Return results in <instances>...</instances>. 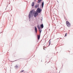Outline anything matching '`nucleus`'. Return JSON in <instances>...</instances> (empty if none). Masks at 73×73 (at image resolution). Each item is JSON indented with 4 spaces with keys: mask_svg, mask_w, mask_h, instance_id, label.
Returning <instances> with one entry per match:
<instances>
[{
    "mask_svg": "<svg viewBox=\"0 0 73 73\" xmlns=\"http://www.w3.org/2000/svg\"><path fill=\"white\" fill-rule=\"evenodd\" d=\"M66 23L67 27H69L70 26V23L68 21H66Z\"/></svg>",
    "mask_w": 73,
    "mask_h": 73,
    "instance_id": "obj_1",
    "label": "nucleus"
},
{
    "mask_svg": "<svg viewBox=\"0 0 73 73\" xmlns=\"http://www.w3.org/2000/svg\"><path fill=\"white\" fill-rule=\"evenodd\" d=\"M41 11V9L39 8H38L36 10V12H38V13H40Z\"/></svg>",
    "mask_w": 73,
    "mask_h": 73,
    "instance_id": "obj_2",
    "label": "nucleus"
},
{
    "mask_svg": "<svg viewBox=\"0 0 73 73\" xmlns=\"http://www.w3.org/2000/svg\"><path fill=\"white\" fill-rule=\"evenodd\" d=\"M34 15L36 17V16L38 15V13L37 12H34Z\"/></svg>",
    "mask_w": 73,
    "mask_h": 73,
    "instance_id": "obj_3",
    "label": "nucleus"
},
{
    "mask_svg": "<svg viewBox=\"0 0 73 73\" xmlns=\"http://www.w3.org/2000/svg\"><path fill=\"white\" fill-rule=\"evenodd\" d=\"M31 11L29 14V19H30V18H31Z\"/></svg>",
    "mask_w": 73,
    "mask_h": 73,
    "instance_id": "obj_4",
    "label": "nucleus"
},
{
    "mask_svg": "<svg viewBox=\"0 0 73 73\" xmlns=\"http://www.w3.org/2000/svg\"><path fill=\"white\" fill-rule=\"evenodd\" d=\"M38 7H39V5L38 4V5H36L35 6V8H38Z\"/></svg>",
    "mask_w": 73,
    "mask_h": 73,
    "instance_id": "obj_5",
    "label": "nucleus"
},
{
    "mask_svg": "<svg viewBox=\"0 0 73 73\" xmlns=\"http://www.w3.org/2000/svg\"><path fill=\"white\" fill-rule=\"evenodd\" d=\"M40 27H41L42 29L44 28V25H43V24H42L40 25Z\"/></svg>",
    "mask_w": 73,
    "mask_h": 73,
    "instance_id": "obj_6",
    "label": "nucleus"
},
{
    "mask_svg": "<svg viewBox=\"0 0 73 73\" xmlns=\"http://www.w3.org/2000/svg\"><path fill=\"white\" fill-rule=\"evenodd\" d=\"M35 32L36 33H37V28L36 27H35Z\"/></svg>",
    "mask_w": 73,
    "mask_h": 73,
    "instance_id": "obj_7",
    "label": "nucleus"
},
{
    "mask_svg": "<svg viewBox=\"0 0 73 73\" xmlns=\"http://www.w3.org/2000/svg\"><path fill=\"white\" fill-rule=\"evenodd\" d=\"M38 29L40 33H41V29L40 28Z\"/></svg>",
    "mask_w": 73,
    "mask_h": 73,
    "instance_id": "obj_8",
    "label": "nucleus"
},
{
    "mask_svg": "<svg viewBox=\"0 0 73 73\" xmlns=\"http://www.w3.org/2000/svg\"><path fill=\"white\" fill-rule=\"evenodd\" d=\"M44 6V1H43L42 2V8H43V7Z\"/></svg>",
    "mask_w": 73,
    "mask_h": 73,
    "instance_id": "obj_9",
    "label": "nucleus"
},
{
    "mask_svg": "<svg viewBox=\"0 0 73 73\" xmlns=\"http://www.w3.org/2000/svg\"><path fill=\"white\" fill-rule=\"evenodd\" d=\"M34 5H35V3L34 2H33L31 4V6H32V7H33Z\"/></svg>",
    "mask_w": 73,
    "mask_h": 73,
    "instance_id": "obj_10",
    "label": "nucleus"
},
{
    "mask_svg": "<svg viewBox=\"0 0 73 73\" xmlns=\"http://www.w3.org/2000/svg\"><path fill=\"white\" fill-rule=\"evenodd\" d=\"M40 38V35H39L38 36V40H39Z\"/></svg>",
    "mask_w": 73,
    "mask_h": 73,
    "instance_id": "obj_11",
    "label": "nucleus"
},
{
    "mask_svg": "<svg viewBox=\"0 0 73 73\" xmlns=\"http://www.w3.org/2000/svg\"><path fill=\"white\" fill-rule=\"evenodd\" d=\"M42 0H38V3H40V2H41V1Z\"/></svg>",
    "mask_w": 73,
    "mask_h": 73,
    "instance_id": "obj_12",
    "label": "nucleus"
},
{
    "mask_svg": "<svg viewBox=\"0 0 73 73\" xmlns=\"http://www.w3.org/2000/svg\"><path fill=\"white\" fill-rule=\"evenodd\" d=\"M31 16H32V15H33V13L32 14V13H33V10H32L31 12Z\"/></svg>",
    "mask_w": 73,
    "mask_h": 73,
    "instance_id": "obj_13",
    "label": "nucleus"
},
{
    "mask_svg": "<svg viewBox=\"0 0 73 73\" xmlns=\"http://www.w3.org/2000/svg\"><path fill=\"white\" fill-rule=\"evenodd\" d=\"M37 27L38 28V29L40 28V27H39V25H38Z\"/></svg>",
    "mask_w": 73,
    "mask_h": 73,
    "instance_id": "obj_14",
    "label": "nucleus"
},
{
    "mask_svg": "<svg viewBox=\"0 0 73 73\" xmlns=\"http://www.w3.org/2000/svg\"><path fill=\"white\" fill-rule=\"evenodd\" d=\"M15 68H18V66H15Z\"/></svg>",
    "mask_w": 73,
    "mask_h": 73,
    "instance_id": "obj_15",
    "label": "nucleus"
},
{
    "mask_svg": "<svg viewBox=\"0 0 73 73\" xmlns=\"http://www.w3.org/2000/svg\"><path fill=\"white\" fill-rule=\"evenodd\" d=\"M66 35H67V33H66L64 36V37H66Z\"/></svg>",
    "mask_w": 73,
    "mask_h": 73,
    "instance_id": "obj_16",
    "label": "nucleus"
},
{
    "mask_svg": "<svg viewBox=\"0 0 73 73\" xmlns=\"http://www.w3.org/2000/svg\"><path fill=\"white\" fill-rule=\"evenodd\" d=\"M50 43H51V42H49V45H50Z\"/></svg>",
    "mask_w": 73,
    "mask_h": 73,
    "instance_id": "obj_17",
    "label": "nucleus"
},
{
    "mask_svg": "<svg viewBox=\"0 0 73 73\" xmlns=\"http://www.w3.org/2000/svg\"><path fill=\"white\" fill-rule=\"evenodd\" d=\"M45 48V46H44L43 47V49H44V50H45V49L44 48Z\"/></svg>",
    "mask_w": 73,
    "mask_h": 73,
    "instance_id": "obj_18",
    "label": "nucleus"
},
{
    "mask_svg": "<svg viewBox=\"0 0 73 73\" xmlns=\"http://www.w3.org/2000/svg\"><path fill=\"white\" fill-rule=\"evenodd\" d=\"M52 55L54 56V55H55V54L54 53H53L52 54Z\"/></svg>",
    "mask_w": 73,
    "mask_h": 73,
    "instance_id": "obj_19",
    "label": "nucleus"
},
{
    "mask_svg": "<svg viewBox=\"0 0 73 73\" xmlns=\"http://www.w3.org/2000/svg\"><path fill=\"white\" fill-rule=\"evenodd\" d=\"M24 72V70H22L21 71V72Z\"/></svg>",
    "mask_w": 73,
    "mask_h": 73,
    "instance_id": "obj_20",
    "label": "nucleus"
}]
</instances>
